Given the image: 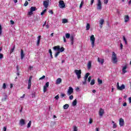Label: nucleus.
<instances>
[{"mask_svg":"<svg viewBox=\"0 0 131 131\" xmlns=\"http://www.w3.org/2000/svg\"><path fill=\"white\" fill-rule=\"evenodd\" d=\"M36 10V7H31L30 8V11L28 13V16H32V15H33V12L34 11Z\"/></svg>","mask_w":131,"mask_h":131,"instance_id":"obj_4","label":"nucleus"},{"mask_svg":"<svg viewBox=\"0 0 131 131\" xmlns=\"http://www.w3.org/2000/svg\"><path fill=\"white\" fill-rule=\"evenodd\" d=\"M90 76V73H87L85 74V76L84 77V80H86L88 79V78Z\"/></svg>","mask_w":131,"mask_h":131,"instance_id":"obj_21","label":"nucleus"},{"mask_svg":"<svg viewBox=\"0 0 131 131\" xmlns=\"http://www.w3.org/2000/svg\"><path fill=\"white\" fill-rule=\"evenodd\" d=\"M50 84V82H46L45 85H44V86H45L46 88H49V85Z\"/></svg>","mask_w":131,"mask_h":131,"instance_id":"obj_39","label":"nucleus"},{"mask_svg":"<svg viewBox=\"0 0 131 131\" xmlns=\"http://www.w3.org/2000/svg\"><path fill=\"white\" fill-rule=\"evenodd\" d=\"M50 2V0H46L45 1H43V5L44 6V7L47 8H48V7H49V3Z\"/></svg>","mask_w":131,"mask_h":131,"instance_id":"obj_8","label":"nucleus"},{"mask_svg":"<svg viewBox=\"0 0 131 131\" xmlns=\"http://www.w3.org/2000/svg\"><path fill=\"white\" fill-rule=\"evenodd\" d=\"M123 39L125 42V45H127V40H126V38H125V37L124 36H123Z\"/></svg>","mask_w":131,"mask_h":131,"instance_id":"obj_27","label":"nucleus"},{"mask_svg":"<svg viewBox=\"0 0 131 131\" xmlns=\"http://www.w3.org/2000/svg\"><path fill=\"white\" fill-rule=\"evenodd\" d=\"M70 37L71 41H74V36L72 35Z\"/></svg>","mask_w":131,"mask_h":131,"instance_id":"obj_38","label":"nucleus"},{"mask_svg":"<svg viewBox=\"0 0 131 131\" xmlns=\"http://www.w3.org/2000/svg\"><path fill=\"white\" fill-rule=\"evenodd\" d=\"M62 82V79L58 78L56 81V84H60Z\"/></svg>","mask_w":131,"mask_h":131,"instance_id":"obj_16","label":"nucleus"},{"mask_svg":"<svg viewBox=\"0 0 131 131\" xmlns=\"http://www.w3.org/2000/svg\"><path fill=\"white\" fill-rule=\"evenodd\" d=\"M49 53L50 54V55H51V54H53V52H52V50H51V49H49Z\"/></svg>","mask_w":131,"mask_h":131,"instance_id":"obj_63","label":"nucleus"},{"mask_svg":"<svg viewBox=\"0 0 131 131\" xmlns=\"http://www.w3.org/2000/svg\"><path fill=\"white\" fill-rule=\"evenodd\" d=\"M76 104H77V100L75 99L72 103L73 106H76Z\"/></svg>","mask_w":131,"mask_h":131,"instance_id":"obj_22","label":"nucleus"},{"mask_svg":"<svg viewBox=\"0 0 131 131\" xmlns=\"http://www.w3.org/2000/svg\"><path fill=\"white\" fill-rule=\"evenodd\" d=\"M91 28V25L90 24H87L86 26V30H90V29Z\"/></svg>","mask_w":131,"mask_h":131,"instance_id":"obj_24","label":"nucleus"},{"mask_svg":"<svg viewBox=\"0 0 131 131\" xmlns=\"http://www.w3.org/2000/svg\"><path fill=\"white\" fill-rule=\"evenodd\" d=\"M45 78H46V76L43 75L41 77H40L39 79V80H41L42 79H45Z\"/></svg>","mask_w":131,"mask_h":131,"instance_id":"obj_46","label":"nucleus"},{"mask_svg":"<svg viewBox=\"0 0 131 131\" xmlns=\"http://www.w3.org/2000/svg\"><path fill=\"white\" fill-rule=\"evenodd\" d=\"M49 13H51V14L52 15H53V14H54V12L53 11V10H49Z\"/></svg>","mask_w":131,"mask_h":131,"instance_id":"obj_60","label":"nucleus"},{"mask_svg":"<svg viewBox=\"0 0 131 131\" xmlns=\"http://www.w3.org/2000/svg\"><path fill=\"white\" fill-rule=\"evenodd\" d=\"M24 57H25V54H24V51L23 49L20 51V59L21 60H23L24 59Z\"/></svg>","mask_w":131,"mask_h":131,"instance_id":"obj_12","label":"nucleus"},{"mask_svg":"<svg viewBox=\"0 0 131 131\" xmlns=\"http://www.w3.org/2000/svg\"><path fill=\"white\" fill-rule=\"evenodd\" d=\"M60 54V51H58L57 52H56L54 55V57L55 58H57V57H58V56H59V54Z\"/></svg>","mask_w":131,"mask_h":131,"instance_id":"obj_30","label":"nucleus"},{"mask_svg":"<svg viewBox=\"0 0 131 131\" xmlns=\"http://www.w3.org/2000/svg\"><path fill=\"white\" fill-rule=\"evenodd\" d=\"M99 24L100 28H102V27H103V24H104V19H101L99 20Z\"/></svg>","mask_w":131,"mask_h":131,"instance_id":"obj_14","label":"nucleus"},{"mask_svg":"<svg viewBox=\"0 0 131 131\" xmlns=\"http://www.w3.org/2000/svg\"><path fill=\"white\" fill-rule=\"evenodd\" d=\"M31 126V121H30L28 123L27 128H29Z\"/></svg>","mask_w":131,"mask_h":131,"instance_id":"obj_31","label":"nucleus"},{"mask_svg":"<svg viewBox=\"0 0 131 131\" xmlns=\"http://www.w3.org/2000/svg\"><path fill=\"white\" fill-rule=\"evenodd\" d=\"M3 130H4V131H7V126H4V127H3Z\"/></svg>","mask_w":131,"mask_h":131,"instance_id":"obj_59","label":"nucleus"},{"mask_svg":"<svg viewBox=\"0 0 131 131\" xmlns=\"http://www.w3.org/2000/svg\"><path fill=\"white\" fill-rule=\"evenodd\" d=\"M90 124L93 123V119H92V118H90V120H89V123Z\"/></svg>","mask_w":131,"mask_h":131,"instance_id":"obj_47","label":"nucleus"},{"mask_svg":"<svg viewBox=\"0 0 131 131\" xmlns=\"http://www.w3.org/2000/svg\"><path fill=\"white\" fill-rule=\"evenodd\" d=\"M59 51L60 52H61V53H62V52H64V51H65V49L64 48V47H61V48H60Z\"/></svg>","mask_w":131,"mask_h":131,"instance_id":"obj_34","label":"nucleus"},{"mask_svg":"<svg viewBox=\"0 0 131 131\" xmlns=\"http://www.w3.org/2000/svg\"><path fill=\"white\" fill-rule=\"evenodd\" d=\"M68 23V20L66 19H62V23L65 24V23Z\"/></svg>","mask_w":131,"mask_h":131,"instance_id":"obj_36","label":"nucleus"},{"mask_svg":"<svg viewBox=\"0 0 131 131\" xmlns=\"http://www.w3.org/2000/svg\"><path fill=\"white\" fill-rule=\"evenodd\" d=\"M41 38V35H39L37 37V40H40V39Z\"/></svg>","mask_w":131,"mask_h":131,"instance_id":"obj_57","label":"nucleus"},{"mask_svg":"<svg viewBox=\"0 0 131 131\" xmlns=\"http://www.w3.org/2000/svg\"><path fill=\"white\" fill-rule=\"evenodd\" d=\"M97 82H98V84H102V83H103V81L102 80L100 79V78H98Z\"/></svg>","mask_w":131,"mask_h":131,"instance_id":"obj_23","label":"nucleus"},{"mask_svg":"<svg viewBox=\"0 0 131 131\" xmlns=\"http://www.w3.org/2000/svg\"><path fill=\"white\" fill-rule=\"evenodd\" d=\"M91 85H94L95 84V79H93L90 83Z\"/></svg>","mask_w":131,"mask_h":131,"instance_id":"obj_28","label":"nucleus"},{"mask_svg":"<svg viewBox=\"0 0 131 131\" xmlns=\"http://www.w3.org/2000/svg\"><path fill=\"white\" fill-rule=\"evenodd\" d=\"M95 2V0H91V5L92 6V5L94 4Z\"/></svg>","mask_w":131,"mask_h":131,"instance_id":"obj_61","label":"nucleus"},{"mask_svg":"<svg viewBox=\"0 0 131 131\" xmlns=\"http://www.w3.org/2000/svg\"><path fill=\"white\" fill-rule=\"evenodd\" d=\"M4 58V54L0 53V59H3Z\"/></svg>","mask_w":131,"mask_h":131,"instance_id":"obj_51","label":"nucleus"},{"mask_svg":"<svg viewBox=\"0 0 131 131\" xmlns=\"http://www.w3.org/2000/svg\"><path fill=\"white\" fill-rule=\"evenodd\" d=\"M7 98H8V95L7 94H5L4 95V97L2 98V101L4 102L7 100Z\"/></svg>","mask_w":131,"mask_h":131,"instance_id":"obj_25","label":"nucleus"},{"mask_svg":"<svg viewBox=\"0 0 131 131\" xmlns=\"http://www.w3.org/2000/svg\"><path fill=\"white\" fill-rule=\"evenodd\" d=\"M129 103H131V97L128 98Z\"/></svg>","mask_w":131,"mask_h":131,"instance_id":"obj_64","label":"nucleus"},{"mask_svg":"<svg viewBox=\"0 0 131 131\" xmlns=\"http://www.w3.org/2000/svg\"><path fill=\"white\" fill-rule=\"evenodd\" d=\"M14 50H15V46L10 50V54H12L14 52Z\"/></svg>","mask_w":131,"mask_h":131,"instance_id":"obj_29","label":"nucleus"},{"mask_svg":"<svg viewBox=\"0 0 131 131\" xmlns=\"http://www.w3.org/2000/svg\"><path fill=\"white\" fill-rule=\"evenodd\" d=\"M87 67H88V69L89 70H90V69H91V68H92V61H89L88 62V63L87 64Z\"/></svg>","mask_w":131,"mask_h":131,"instance_id":"obj_15","label":"nucleus"},{"mask_svg":"<svg viewBox=\"0 0 131 131\" xmlns=\"http://www.w3.org/2000/svg\"><path fill=\"white\" fill-rule=\"evenodd\" d=\"M59 3V7L61 9H63V8H65V3H64L63 1L60 0Z\"/></svg>","mask_w":131,"mask_h":131,"instance_id":"obj_7","label":"nucleus"},{"mask_svg":"<svg viewBox=\"0 0 131 131\" xmlns=\"http://www.w3.org/2000/svg\"><path fill=\"white\" fill-rule=\"evenodd\" d=\"M66 38H70V33H67L66 34Z\"/></svg>","mask_w":131,"mask_h":131,"instance_id":"obj_32","label":"nucleus"},{"mask_svg":"<svg viewBox=\"0 0 131 131\" xmlns=\"http://www.w3.org/2000/svg\"><path fill=\"white\" fill-rule=\"evenodd\" d=\"M32 79V76H30L29 78L28 83H31V80Z\"/></svg>","mask_w":131,"mask_h":131,"instance_id":"obj_33","label":"nucleus"},{"mask_svg":"<svg viewBox=\"0 0 131 131\" xmlns=\"http://www.w3.org/2000/svg\"><path fill=\"white\" fill-rule=\"evenodd\" d=\"M6 88H7V86L6 85V83H4L3 85V88L4 89V90H6Z\"/></svg>","mask_w":131,"mask_h":131,"instance_id":"obj_48","label":"nucleus"},{"mask_svg":"<svg viewBox=\"0 0 131 131\" xmlns=\"http://www.w3.org/2000/svg\"><path fill=\"white\" fill-rule=\"evenodd\" d=\"M10 23L11 25H14L15 24V22L13 20H10Z\"/></svg>","mask_w":131,"mask_h":131,"instance_id":"obj_49","label":"nucleus"},{"mask_svg":"<svg viewBox=\"0 0 131 131\" xmlns=\"http://www.w3.org/2000/svg\"><path fill=\"white\" fill-rule=\"evenodd\" d=\"M65 96H66V95H65V94H64V93H61L60 94V97L61 98H64V97H65Z\"/></svg>","mask_w":131,"mask_h":131,"instance_id":"obj_45","label":"nucleus"},{"mask_svg":"<svg viewBox=\"0 0 131 131\" xmlns=\"http://www.w3.org/2000/svg\"><path fill=\"white\" fill-rule=\"evenodd\" d=\"M28 1H26L25 2V4H24V6H25V7H27V6H28Z\"/></svg>","mask_w":131,"mask_h":131,"instance_id":"obj_42","label":"nucleus"},{"mask_svg":"<svg viewBox=\"0 0 131 131\" xmlns=\"http://www.w3.org/2000/svg\"><path fill=\"white\" fill-rule=\"evenodd\" d=\"M90 41L91 42L92 48L95 47V41H96V38L94 35H92L90 37Z\"/></svg>","mask_w":131,"mask_h":131,"instance_id":"obj_3","label":"nucleus"},{"mask_svg":"<svg viewBox=\"0 0 131 131\" xmlns=\"http://www.w3.org/2000/svg\"><path fill=\"white\" fill-rule=\"evenodd\" d=\"M69 99H70V100H73V95L70 96Z\"/></svg>","mask_w":131,"mask_h":131,"instance_id":"obj_56","label":"nucleus"},{"mask_svg":"<svg viewBox=\"0 0 131 131\" xmlns=\"http://www.w3.org/2000/svg\"><path fill=\"white\" fill-rule=\"evenodd\" d=\"M73 93V88L72 87H69L68 91V96H70Z\"/></svg>","mask_w":131,"mask_h":131,"instance_id":"obj_9","label":"nucleus"},{"mask_svg":"<svg viewBox=\"0 0 131 131\" xmlns=\"http://www.w3.org/2000/svg\"><path fill=\"white\" fill-rule=\"evenodd\" d=\"M47 12V9H45L44 10L42 11V12H41V15L42 16L43 14H45Z\"/></svg>","mask_w":131,"mask_h":131,"instance_id":"obj_40","label":"nucleus"},{"mask_svg":"<svg viewBox=\"0 0 131 131\" xmlns=\"http://www.w3.org/2000/svg\"><path fill=\"white\" fill-rule=\"evenodd\" d=\"M2 30H3V29L2 28V25H0V36L2 35V33L3 32Z\"/></svg>","mask_w":131,"mask_h":131,"instance_id":"obj_41","label":"nucleus"},{"mask_svg":"<svg viewBox=\"0 0 131 131\" xmlns=\"http://www.w3.org/2000/svg\"><path fill=\"white\" fill-rule=\"evenodd\" d=\"M82 6H83V1H81L80 5L79 6L80 9H81L82 8Z\"/></svg>","mask_w":131,"mask_h":131,"instance_id":"obj_37","label":"nucleus"},{"mask_svg":"<svg viewBox=\"0 0 131 131\" xmlns=\"http://www.w3.org/2000/svg\"><path fill=\"white\" fill-rule=\"evenodd\" d=\"M28 90H30L31 88V83H28Z\"/></svg>","mask_w":131,"mask_h":131,"instance_id":"obj_44","label":"nucleus"},{"mask_svg":"<svg viewBox=\"0 0 131 131\" xmlns=\"http://www.w3.org/2000/svg\"><path fill=\"white\" fill-rule=\"evenodd\" d=\"M119 125L120 126H123L124 125V120L122 118L119 119Z\"/></svg>","mask_w":131,"mask_h":131,"instance_id":"obj_11","label":"nucleus"},{"mask_svg":"<svg viewBox=\"0 0 131 131\" xmlns=\"http://www.w3.org/2000/svg\"><path fill=\"white\" fill-rule=\"evenodd\" d=\"M55 100H59V95L56 96L55 97Z\"/></svg>","mask_w":131,"mask_h":131,"instance_id":"obj_55","label":"nucleus"},{"mask_svg":"<svg viewBox=\"0 0 131 131\" xmlns=\"http://www.w3.org/2000/svg\"><path fill=\"white\" fill-rule=\"evenodd\" d=\"M126 68H127V66H125L123 67V69H122V74H124L125 73H126V72H127V71H126Z\"/></svg>","mask_w":131,"mask_h":131,"instance_id":"obj_13","label":"nucleus"},{"mask_svg":"<svg viewBox=\"0 0 131 131\" xmlns=\"http://www.w3.org/2000/svg\"><path fill=\"white\" fill-rule=\"evenodd\" d=\"M117 89L119 90V91H122V90H124V89H125V86L123 84H122L121 86H119V82H117Z\"/></svg>","mask_w":131,"mask_h":131,"instance_id":"obj_6","label":"nucleus"},{"mask_svg":"<svg viewBox=\"0 0 131 131\" xmlns=\"http://www.w3.org/2000/svg\"><path fill=\"white\" fill-rule=\"evenodd\" d=\"M47 87L43 86V92L44 93H46L47 92Z\"/></svg>","mask_w":131,"mask_h":131,"instance_id":"obj_50","label":"nucleus"},{"mask_svg":"<svg viewBox=\"0 0 131 131\" xmlns=\"http://www.w3.org/2000/svg\"><path fill=\"white\" fill-rule=\"evenodd\" d=\"M113 128H116V127H117V125H116V124L114 123L113 124Z\"/></svg>","mask_w":131,"mask_h":131,"instance_id":"obj_52","label":"nucleus"},{"mask_svg":"<svg viewBox=\"0 0 131 131\" xmlns=\"http://www.w3.org/2000/svg\"><path fill=\"white\" fill-rule=\"evenodd\" d=\"M124 19L125 20L124 22H128V21H129V16L128 15H125Z\"/></svg>","mask_w":131,"mask_h":131,"instance_id":"obj_17","label":"nucleus"},{"mask_svg":"<svg viewBox=\"0 0 131 131\" xmlns=\"http://www.w3.org/2000/svg\"><path fill=\"white\" fill-rule=\"evenodd\" d=\"M69 107V105L68 104H66L63 105V109H68Z\"/></svg>","mask_w":131,"mask_h":131,"instance_id":"obj_26","label":"nucleus"},{"mask_svg":"<svg viewBox=\"0 0 131 131\" xmlns=\"http://www.w3.org/2000/svg\"><path fill=\"white\" fill-rule=\"evenodd\" d=\"M39 43H40V40H37V43H36V46H37V47H38V46H39Z\"/></svg>","mask_w":131,"mask_h":131,"instance_id":"obj_43","label":"nucleus"},{"mask_svg":"<svg viewBox=\"0 0 131 131\" xmlns=\"http://www.w3.org/2000/svg\"><path fill=\"white\" fill-rule=\"evenodd\" d=\"M112 61H113V63L114 64H116V63L118 62L116 54H115V52H113V54L112 55Z\"/></svg>","mask_w":131,"mask_h":131,"instance_id":"obj_1","label":"nucleus"},{"mask_svg":"<svg viewBox=\"0 0 131 131\" xmlns=\"http://www.w3.org/2000/svg\"><path fill=\"white\" fill-rule=\"evenodd\" d=\"M84 81L82 82L83 84H85L86 83V80H84Z\"/></svg>","mask_w":131,"mask_h":131,"instance_id":"obj_62","label":"nucleus"},{"mask_svg":"<svg viewBox=\"0 0 131 131\" xmlns=\"http://www.w3.org/2000/svg\"><path fill=\"white\" fill-rule=\"evenodd\" d=\"M74 73L77 75L78 79H80V78H81V70H75L74 71Z\"/></svg>","mask_w":131,"mask_h":131,"instance_id":"obj_2","label":"nucleus"},{"mask_svg":"<svg viewBox=\"0 0 131 131\" xmlns=\"http://www.w3.org/2000/svg\"><path fill=\"white\" fill-rule=\"evenodd\" d=\"M104 113H105V111L103 108H101L99 110V116H102L103 115H104Z\"/></svg>","mask_w":131,"mask_h":131,"instance_id":"obj_10","label":"nucleus"},{"mask_svg":"<svg viewBox=\"0 0 131 131\" xmlns=\"http://www.w3.org/2000/svg\"><path fill=\"white\" fill-rule=\"evenodd\" d=\"M97 10L101 11L102 10V2H101V0H97Z\"/></svg>","mask_w":131,"mask_h":131,"instance_id":"obj_5","label":"nucleus"},{"mask_svg":"<svg viewBox=\"0 0 131 131\" xmlns=\"http://www.w3.org/2000/svg\"><path fill=\"white\" fill-rule=\"evenodd\" d=\"M91 79H92V77L89 76L88 79V81H89V82L91 81Z\"/></svg>","mask_w":131,"mask_h":131,"instance_id":"obj_54","label":"nucleus"},{"mask_svg":"<svg viewBox=\"0 0 131 131\" xmlns=\"http://www.w3.org/2000/svg\"><path fill=\"white\" fill-rule=\"evenodd\" d=\"M54 51H60V46H57L53 47Z\"/></svg>","mask_w":131,"mask_h":131,"instance_id":"obj_20","label":"nucleus"},{"mask_svg":"<svg viewBox=\"0 0 131 131\" xmlns=\"http://www.w3.org/2000/svg\"><path fill=\"white\" fill-rule=\"evenodd\" d=\"M78 129H77V127L76 126H73V131H78Z\"/></svg>","mask_w":131,"mask_h":131,"instance_id":"obj_35","label":"nucleus"},{"mask_svg":"<svg viewBox=\"0 0 131 131\" xmlns=\"http://www.w3.org/2000/svg\"><path fill=\"white\" fill-rule=\"evenodd\" d=\"M19 123H20V125H21V126H23V125H24V124H25V120H24V119H20V120L19 121Z\"/></svg>","mask_w":131,"mask_h":131,"instance_id":"obj_18","label":"nucleus"},{"mask_svg":"<svg viewBox=\"0 0 131 131\" xmlns=\"http://www.w3.org/2000/svg\"><path fill=\"white\" fill-rule=\"evenodd\" d=\"M108 0H104V4H105V5H107V4H108Z\"/></svg>","mask_w":131,"mask_h":131,"instance_id":"obj_53","label":"nucleus"},{"mask_svg":"<svg viewBox=\"0 0 131 131\" xmlns=\"http://www.w3.org/2000/svg\"><path fill=\"white\" fill-rule=\"evenodd\" d=\"M97 61H98V62H99V63H101V64L102 65H103V64H104V59H100V57L98 58Z\"/></svg>","mask_w":131,"mask_h":131,"instance_id":"obj_19","label":"nucleus"},{"mask_svg":"<svg viewBox=\"0 0 131 131\" xmlns=\"http://www.w3.org/2000/svg\"><path fill=\"white\" fill-rule=\"evenodd\" d=\"M123 48V45H122V43H120V49L121 50H122Z\"/></svg>","mask_w":131,"mask_h":131,"instance_id":"obj_58","label":"nucleus"}]
</instances>
